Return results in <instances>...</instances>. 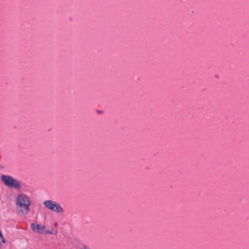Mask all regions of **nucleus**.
<instances>
[{
	"label": "nucleus",
	"mask_w": 249,
	"mask_h": 249,
	"mask_svg": "<svg viewBox=\"0 0 249 249\" xmlns=\"http://www.w3.org/2000/svg\"><path fill=\"white\" fill-rule=\"evenodd\" d=\"M45 206L48 209L57 213H63V209L60 205L53 200H46L44 202Z\"/></svg>",
	"instance_id": "7ed1b4c3"
},
{
	"label": "nucleus",
	"mask_w": 249,
	"mask_h": 249,
	"mask_svg": "<svg viewBox=\"0 0 249 249\" xmlns=\"http://www.w3.org/2000/svg\"><path fill=\"white\" fill-rule=\"evenodd\" d=\"M31 229L34 232H37L39 234H42L44 233V232L45 227L44 226H41L39 224L32 223L31 224Z\"/></svg>",
	"instance_id": "20e7f679"
},
{
	"label": "nucleus",
	"mask_w": 249,
	"mask_h": 249,
	"mask_svg": "<svg viewBox=\"0 0 249 249\" xmlns=\"http://www.w3.org/2000/svg\"><path fill=\"white\" fill-rule=\"evenodd\" d=\"M16 205L19 206L22 213L26 214L29 212L31 202L29 198L24 194L18 195L16 198Z\"/></svg>",
	"instance_id": "f257e3e1"
},
{
	"label": "nucleus",
	"mask_w": 249,
	"mask_h": 249,
	"mask_svg": "<svg viewBox=\"0 0 249 249\" xmlns=\"http://www.w3.org/2000/svg\"><path fill=\"white\" fill-rule=\"evenodd\" d=\"M1 179L3 183L10 188L19 189L21 186L18 180L9 175H2Z\"/></svg>",
	"instance_id": "f03ea898"
},
{
	"label": "nucleus",
	"mask_w": 249,
	"mask_h": 249,
	"mask_svg": "<svg viewBox=\"0 0 249 249\" xmlns=\"http://www.w3.org/2000/svg\"><path fill=\"white\" fill-rule=\"evenodd\" d=\"M44 233H50V234H52V232L50 231L49 230H48L47 231H44Z\"/></svg>",
	"instance_id": "39448f33"
},
{
	"label": "nucleus",
	"mask_w": 249,
	"mask_h": 249,
	"mask_svg": "<svg viewBox=\"0 0 249 249\" xmlns=\"http://www.w3.org/2000/svg\"><path fill=\"white\" fill-rule=\"evenodd\" d=\"M0 168H2V167H0Z\"/></svg>",
	"instance_id": "0eeeda50"
},
{
	"label": "nucleus",
	"mask_w": 249,
	"mask_h": 249,
	"mask_svg": "<svg viewBox=\"0 0 249 249\" xmlns=\"http://www.w3.org/2000/svg\"><path fill=\"white\" fill-rule=\"evenodd\" d=\"M1 239L2 242L3 243H5V238H4V237H3V238H1Z\"/></svg>",
	"instance_id": "423d86ee"
}]
</instances>
